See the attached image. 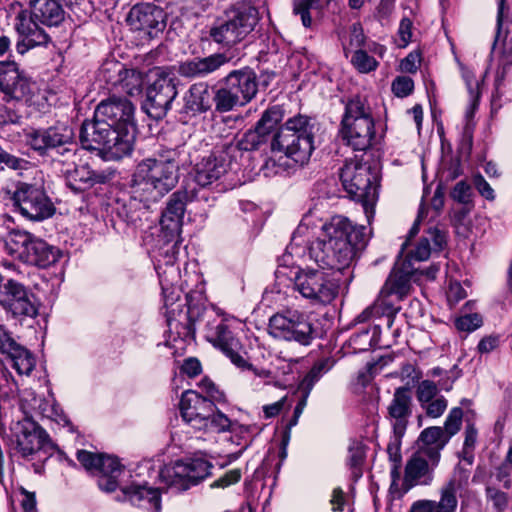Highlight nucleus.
<instances>
[{
	"mask_svg": "<svg viewBox=\"0 0 512 512\" xmlns=\"http://www.w3.org/2000/svg\"><path fill=\"white\" fill-rule=\"evenodd\" d=\"M486 496H487V499L493 503V507L497 511L501 512L507 508L508 495L505 492H503L495 487L488 486L486 488Z\"/></svg>",
	"mask_w": 512,
	"mask_h": 512,
	"instance_id": "55",
	"label": "nucleus"
},
{
	"mask_svg": "<svg viewBox=\"0 0 512 512\" xmlns=\"http://www.w3.org/2000/svg\"><path fill=\"white\" fill-rule=\"evenodd\" d=\"M235 320L218 314L214 319H209L204 325V337L214 347L220 349L231 362L240 369L253 371L256 376L267 378L270 372L265 369H257L238 353L241 347L239 339L234 333Z\"/></svg>",
	"mask_w": 512,
	"mask_h": 512,
	"instance_id": "11",
	"label": "nucleus"
},
{
	"mask_svg": "<svg viewBox=\"0 0 512 512\" xmlns=\"http://www.w3.org/2000/svg\"><path fill=\"white\" fill-rule=\"evenodd\" d=\"M126 21L132 29L156 37L166 27L167 14L154 3H139L130 9Z\"/></svg>",
	"mask_w": 512,
	"mask_h": 512,
	"instance_id": "20",
	"label": "nucleus"
},
{
	"mask_svg": "<svg viewBox=\"0 0 512 512\" xmlns=\"http://www.w3.org/2000/svg\"><path fill=\"white\" fill-rule=\"evenodd\" d=\"M131 504L154 509L159 512L161 508L160 492L156 488L132 485L123 490Z\"/></svg>",
	"mask_w": 512,
	"mask_h": 512,
	"instance_id": "35",
	"label": "nucleus"
},
{
	"mask_svg": "<svg viewBox=\"0 0 512 512\" xmlns=\"http://www.w3.org/2000/svg\"><path fill=\"white\" fill-rule=\"evenodd\" d=\"M229 152L216 150L204 156L194 167V180L200 187H207L220 179L228 170Z\"/></svg>",
	"mask_w": 512,
	"mask_h": 512,
	"instance_id": "24",
	"label": "nucleus"
},
{
	"mask_svg": "<svg viewBox=\"0 0 512 512\" xmlns=\"http://www.w3.org/2000/svg\"><path fill=\"white\" fill-rule=\"evenodd\" d=\"M290 272L294 290L312 304L327 305L337 297L338 282L322 270L296 268Z\"/></svg>",
	"mask_w": 512,
	"mask_h": 512,
	"instance_id": "15",
	"label": "nucleus"
},
{
	"mask_svg": "<svg viewBox=\"0 0 512 512\" xmlns=\"http://www.w3.org/2000/svg\"><path fill=\"white\" fill-rule=\"evenodd\" d=\"M49 441V435L43 428L36 423H30L17 436L16 449L23 457H28L44 448Z\"/></svg>",
	"mask_w": 512,
	"mask_h": 512,
	"instance_id": "32",
	"label": "nucleus"
},
{
	"mask_svg": "<svg viewBox=\"0 0 512 512\" xmlns=\"http://www.w3.org/2000/svg\"><path fill=\"white\" fill-rule=\"evenodd\" d=\"M6 356L19 375L29 376L35 368L34 355L19 343Z\"/></svg>",
	"mask_w": 512,
	"mask_h": 512,
	"instance_id": "36",
	"label": "nucleus"
},
{
	"mask_svg": "<svg viewBox=\"0 0 512 512\" xmlns=\"http://www.w3.org/2000/svg\"><path fill=\"white\" fill-rule=\"evenodd\" d=\"M334 361L330 358H323L314 363L298 386L299 392L310 395L315 384L333 367Z\"/></svg>",
	"mask_w": 512,
	"mask_h": 512,
	"instance_id": "37",
	"label": "nucleus"
},
{
	"mask_svg": "<svg viewBox=\"0 0 512 512\" xmlns=\"http://www.w3.org/2000/svg\"><path fill=\"white\" fill-rule=\"evenodd\" d=\"M472 184L477 192L486 200L492 202L496 198V194L491 185L480 174L476 173L472 176Z\"/></svg>",
	"mask_w": 512,
	"mask_h": 512,
	"instance_id": "53",
	"label": "nucleus"
},
{
	"mask_svg": "<svg viewBox=\"0 0 512 512\" xmlns=\"http://www.w3.org/2000/svg\"><path fill=\"white\" fill-rule=\"evenodd\" d=\"M268 135L263 131L258 130L255 126L254 129H250L244 133L242 138L237 142L235 146L229 145L226 147L228 152L239 150V151H254L258 150L268 140Z\"/></svg>",
	"mask_w": 512,
	"mask_h": 512,
	"instance_id": "40",
	"label": "nucleus"
},
{
	"mask_svg": "<svg viewBox=\"0 0 512 512\" xmlns=\"http://www.w3.org/2000/svg\"><path fill=\"white\" fill-rule=\"evenodd\" d=\"M6 248L23 263L47 268L62 256V251L27 231L12 230L6 239Z\"/></svg>",
	"mask_w": 512,
	"mask_h": 512,
	"instance_id": "10",
	"label": "nucleus"
},
{
	"mask_svg": "<svg viewBox=\"0 0 512 512\" xmlns=\"http://www.w3.org/2000/svg\"><path fill=\"white\" fill-rule=\"evenodd\" d=\"M450 196L458 203L472 205L473 191L471 185L466 180L457 182L451 190Z\"/></svg>",
	"mask_w": 512,
	"mask_h": 512,
	"instance_id": "47",
	"label": "nucleus"
},
{
	"mask_svg": "<svg viewBox=\"0 0 512 512\" xmlns=\"http://www.w3.org/2000/svg\"><path fill=\"white\" fill-rule=\"evenodd\" d=\"M414 82L410 77L398 76L392 82V91L397 97H406L413 91Z\"/></svg>",
	"mask_w": 512,
	"mask_h": 512,
	"instance_id": "56",
	"label": "nucleus"
},
{
	"mask_svg": "<svg viewBox=\"0 0 512 512\" xmlns=\"http://www.w3.org/2000/svg\"><path fill=\"white\" fill-rule=\"evenodd\" d=\"M178 152L164 149L140 161L133 174L131 193L145 202H158L179 180Z\"/></svg>",
	"mask_w": 512,
	"mask_h": 512,
	"instance_id": "2",
	"label": "nucleus"
},
{
	"mask_svg": "<svg viewBox=\"0 0 512 512\" xmlns=\"http://www.w3.org/2000/svg\"><path fill=\"white\" fill-rule=\"evenodd\" d=\"M418 272V269L412 268L403 262L401 267L395 266L388 276L384 286L380 291V298L389 300L395 296L398 301L406 297L411 288V278Z\"/></svg>",
	"mask_w": 512,
	"mask_h": 512,
	"instance_id": "29",
	"label": "nucleus"
},
{
	"mask_svg": "<svg viewBox=\"0 0 512 512\" xmlns=\"http://www.w3.org/2000/svg\"><path fill=\"white\" fill-rule=\"evenodd\" d=\"M135 107L127 98L111 96L102 100L96 107L94 119L85 120L81 126L119 128L136 131L134 119Z\"/></svg>",
	"mask_w": 512,
	"mask_h": 512,
	"instance_id": "16",
	"label": "nucleus"
},
{
	"mask_svg": "<svg viewBox=\"0 0 512 512\" xmlns=\"http://www.w3.org/2000/svg\"><path fill=\"white\" fill-rule=\"evenodd\" d=\"M483 324L482 316L478 313L466 314L455 320V326L459 331L472 332Z\"/></svg>",
	"mask_w": 512,
	"mask_h": 512,
	"instance_id": "50",
	"label": "nucleus"
},
{
	"mask_svg": "<svg viewBox=\"0 0 512 512\" xmlns=\"http://www.w3.org/2000/svg\"><path fill=\"white\" fill-rule=\"evenodd\" d=\"M179 406L183 420L195 430L214 433L227 430L236 433L248 431V428L232 422L225 414L215 413L216 406L213 401L195 391H185Z\"/></svg>",
	"mask_w": 512,
	"mask_h": 512,
	"instance_id": "5",
	"label": "nucleus"
},
{
	"mask_svg": "<svg viewBox=\"0 0 512 512\" xmlns=\"http://www.w3.org/2000/svg\"><path fill=\"white\" fill-rule=\"evenodd\" d=\"M177 95L174 78L161 71L157 73V78L147 88L142 109L149 117L160 120L167 115Z\"/></svg>",
	"mask_w": 512,
	"mask_h": 512,
	"instance_id": "18",
	"label": "nucleus"
},
{
	"mask_svg": "<svg viewBox=\"0 0 512 512\" xmlns=\"http://www.w3.org/2000/svg\"><path fill=\"white\" fill-rule=\"evenodd\" d=\"M457 485L455 478L449 480L440 490V500L434 501L436 512H455L458 504L456 492Z\"/></svg>",
	"mask_w": 512,
	"mask_h": 512,
	"instance_id": "42",
	"label": "nucleus"
},
{
	"mask_svg": "<svg viewBox=\"0 0 512 512\" xmlns=\"http://www.w3.org/2000/svg\"><path fill=\"white\" fill-rule=\"evenodd\" d=\"M212 465L204 459L196 458L188 461H177L173 467L162 471V476L169 479V486L179 490H187L197 485L210 474Z\"/></svg>",
	"mask_w": 512,
	"mask_h": 512,
	"instance_id": "19",
	"label": "nucleus"
},
{
	"mask_svg": "<svg viewBox=\"0 0 512 512\" xmlns=\"http://www.w3.org/2000/svg\"><path fill=\"white\" fill-rule=\"evenodd\" d=\"M27 165V160L16 157L0 147V171L6 167L13 170H23L26 169Z\"/></svg>",
	"mask_w": 512,
	"mask_h": 512,
	"instance_id": "51",
	"label": "nucleus"
},
{
	"mask_svg": "<svg viewBox=\"0 0 512 512\" xmlns=\"http://www.w3.org/2000/svg\"><path fill=\"white\" fill-rule=\"evenodd\" d=\"M258 92L255 71L250 67L232 70L218 82L216 112L227 113L250 103Z\"/></svg>",
	"mask_w": 512,
	"mask_h": 512,
	"instance_id": "9",
	"label": "nucleus"
},
{
	"mask_svg": "<svg viewBox=\"0 0 512 512\" xmlns=\"http://www.w3.org/2000/svg\"><path fill=\"white\" fill-rule=\"evenodd\" d=\"M449 442L442 427L432 426L425 428L418 438L419 449L426 455L432 467H436L440 461L441 450Z\"/></svg>",
	"mask_w": 512,
	"mask_h": 512,
	"instance_id": "31",
	"label": "nucleus"
},
{
	"mask_svg": "<svg viewBox=\"0 0 512 512\" xmlns=\"http://www.w3.org/2000/svg\"><path fill=\"white\" fill-rule=\"evenodd\" d=\"M17 344L11 333L3 325H0V352L7 355Z\"/></svg>",
	"mask_w": 512,
	"mask_h": 512,
	"instance_id": "62",
	"label": "nucleus"
},
{
	"mask_svg": "<svg viewBox=\"0 0 512 512\" xmlns=\"http://www.w3.org/2000/svg\"><path fill=\"white\" fill-rule=\"evenodd\" d=\"M100 454L101 453H93L87 450H78L76 456L77 460L87 471L95 472L100 462Z\"/></svg>",
	"mask_w": 512,
	"mask_h": 512,
	"instance_id": "57",
	"label": "nucleus"
},
{
	"mask_svg": "<svg viewBox=\"0 0 512 512\" xmlns=\"http://www.w3.org/2000/svg\"><path fill=\"white\" fill-rule=\"evenodd\" d=\"M218 314L219 310L215 308H206L203 304L189 300L187 309L189 333H195L196 323L204 322L205 325L209 319H214Z\"/></svg>",
	"mask_w": 512,
	"mask_h": 512,
	"instance_id": "41",
	"label": "nucleus"
},
{
	"mask_svg": "<svg viewBox=\"0 0 512 512\" xmlns=\"http://www.w3.org/2000/svg\"><path fill=\"white\" fill-rule=\"evenodd\" d=\"M241 478V472L239 469H233L226 472L223 476L215 480L212 484V488H225L232 484L237 483Z\"/></svg>",
	"mask_w": 512,
	"mask_h": 512,
	"instance_id": "59",
	"label": "nucleus"
},
{
	"mask_svg": "<svg viewBox=\"0 0 512 512\" xmlns=\"http://www.w3.org/2000/svg\"><path fill=\"white\" fill-rule=\"evenodd\" d=\"M351 62L362 73L370 72L377 67V61L361 49L354 52Z\"/></svg>",
	"mask_w": 512,
	"mask_h": 512,
	"instance_id": "49",
	"label": "nucleus"
},
{
	"mask_svg": "<svg viewBox=\"0 0 512 512\" xmlns=\"http://www.w3.org/2000/svg\"><path fill=\"white\" fill-rule=\"evenodd\" d=\"M366 458L365 445L359 441H353L348 447L347 466L351 471L353 481L359 480L363 475V464Z\"/></svg>",
	"mask_w": 512,
	"mask_h": 512,
	"instance_id": "39",
	"label": "nucleus"
},
{
	"mask_svg": "<svg viewBox=\"0 0 512 512\" xmlns=\"http://www.w3.org/2000/svg\"><path fill=\"white\" fill-rule=\"evenodd\" d=\"M193 197H197V195L187 190H178L170 196L166 208L162 212L160 225L164 237L167 241L176 240L172 249L175 248L181 233L186 204Z\"/></svg>",
	"mask_w": 512,
	"mask_h": 512,
	"instance_id": "21",
	"label": "nucleus"
},
{
	"mask_svg": "<svg viewBox=\"0 0 512 512\" xmlns=\"http://www.w3.org/2000/svg\"><path fill=\"white\" fill-rule=\"evenodd\" d=\"M420 62V53L411 52L401 61V69L408 73H415L420 65Z\"/></svg>",
	"mask_w": 512,
	"mask_h": 512,
	"instance_id": "63",
	"label": "nucleus"
},
{
	"mask_svg": "<svg viewBox=\"0 0 512 512\" xmlns=\"http://www.w3.org/2000/svg\"><path fill=\"white\" fill-rule=\"evenodd\" d=\"M462 418L463 411L459 407H455L449 412L443 427V431L449 440L460 430Z\"/></svg>",
	"mask_w": 512,
	"mask_h": 512,
	"instance_id": "48",
	"label": "nucleus"
},
{
	"mask_svg": "<svg viewBox=\"0 0 512 512\" xmlns=\"http://www.w3.org/2000/svg\"><path fill=\"white\" fill-rule=\"evenodd\" d=\"M180 115L186 120L196 118L216 106V89L211 92L207 82H196L189 86L183 95Z\"/></svg>",
	"mask_w": 512,
	"mask_h": 512,
	"instance_id": "23",
	"label": "nucleus"
},
{
	"mask_svg": "<svg viewBox=\"0 0 512 512\" xmlns=\"http://www.w3.org/2000/svg\"><path fill=\"white\" fill-rule=\"evenodd\" d=\"M445 244V234L437 228H430L426 235L419 240L416 248L408 254V259L405 262L411 266L412 260L425 261L430 257L432 250H442Z\"/></svg>",
	"mask_w": 512,
	"mask_h": 512,
	"instance_id": "33",
	"label": "nucleus"
},
{
	"mask_svg": "<svg viewBox=\"0 0 512 512\" xmlns=\"http://www.w3.org/2000/svg\"><path fill=\"white\" fill-rule=\"evenodd\" d=\"M0 305L13 317H35L38 313L26 288L12 279L0 286Z\"/></svg>",
	"mask_w": 512,
	"mask_h": 512,
	"instance_id": "22",
	"label": "nucleus"
},
{
	"mask_svg": "<svg viewBox=\"0 0 512 512\" xmlns=\"http://www.w3.org/2000/svg\"><path fill=\"white\" fill-rule=\"evenodd\" d=\"M463 169L459 157L452 158L444 170L446 180L453 181L462 175Z\"/></svg>",
	"mask_w": 512,
	"mask_h": 512,
	"instance_id": "64",
	"label": "nucleus"
},
{
	"mask_svg": "<svg viewBox=\"0 0 512 512\" xmlns=\"http://www.w3.org/2000/svg\"><path fill=\"white\" fill-rule=\"evenodd\" d=\"M340 180L351 198L362 203L369 219L370 208L377 194L376 176L372 173L371 166L357 159H350L345 162L340 170Z\"/></svg>",
	"mask_w": 512,
	"mask_h": 512,
	"instance_id": "13",
	"label": "nucleus"
},
{
	"mask_svg": "<svg viewBox=\"0 0 512 512\" xmlns=\"http://www.w3.org/2000/svg\"><path fill=\"white\" fill-rule=\"evenodd\" d=\"M82 147L99 151L105 160H119L129 156L135 144L136 131L95 126H81L79 134Z\"/></svg>",
	"mask_w": 512,
	"mask_h": 512,
	"instance_id": "7",
	"label": "nucleus"
},
{
	"mask_svg": "<svg viewBox=\"0 0 512 512\" xmlns=\"http://www.w3.org/2000/svg\"><path fill=\"white\" fill-rule=\"evenodd\" d=\"M400 311L399 306H395L392 301L386 300V304H382V309L380 311V317L385 321V325L388 329H392L394 324V318L396 314Z\"/></svg>",
	"mask_w": 512,
	"mask_h": 512,
	"instance_id": "60",
	"label": "nucleus"
},
{
	"mask_svg": "<svg viewBox=\"0 0 512 512\" xmlns=\"http://www.w3.org/2000/svg\"><path fill=\"white\" fill-rule=\"evenodd\" d=\"M0 91L9 99L24 100L31 95V82L15 62L0 61Z\"/></svg>",
	"mask_w": 512,
	"mask_h": 512,
	"instance_id": "27",
	"label": "nucleus"
},
{
	"mask_svg": "<svg viewBox=\"0 0 512 512\" xmlns=\"http://www.w3.org/2000/svg\"><path fill=\"white\" fill-rule=\"evenodd\" d=\"M382 304H386L385 299H381L380 297L372 304L371 306L364 309L356 318L355 321L358 323H364L372 318L380 317V311L382 309Z\"/></svg>",
	"mask_w": 512,
	"mask_h": 512,
	"instance_id": "58",
	"label": "nucleus"
},
{
	"mask_svg": "<svg viewBox=\"0 0 512 512\" xmlns=\"http://www.w3.org/2000/svg\"><path fill=\"white\" fill-rule=\"evenodd\" d=\"M321 230L322 237L310 244L308 254L322 269L341 271L349 267L368 241L364 226H355L340 215L324 223Z\"/></svg>",
	"mask_w": 512,
	"mask_h": 512,
	"instance_id": "1",
	"label": "nucleus"
},
{
	"mask_svg": "<svg viewBox=\"0 0 512 512\" xmlns=\"http://www.w3.org/2000/svg\"><path fill=\"white\" fill-rule=\"evenodd\" d=\"M476 440H477V429L475 428L474 424L468 423L465 428L463 454L465 455L464 459L466 461H468L469 464L472 463L473 456L472 455L467 456V455L473 451L475 444H476Z\"/></svg>",
	"mask_w": 512,
	"mask_h": 512,
	"instance_id": "54",
	"label": "nucleus"
},
{
	"mask_svg": "<svg viewBox=\"0 0 512 512\" xmlns=\"http://www.w3.org/2000/svg\"><path fill=\"white\" fill-rule=\"evenodd\" d=\"M74 129L64 123H57L47 129L36 130L29 136L32 149L45 154L49 149H61L62 156L75 157L77 145Z\"/></svg>",
	"mask_w": 512,
	"mask_h": 512,
	"instance_id": "17",
	"label": "nucleus"
},
{
	"mask_svg": "<svg viewBox=\"0 0 512 512\" xmlns=\"http://www.w3.org/2000/svg\"><path fill=\"white\" fill-rule=\"evenodd\" d=\"M434 468L426 455L420 451L414 453L405 466L403 479L405 492L416 485H429L433 479L432 471Z\"/></svg>",
	"mask_w": 512,
	"mask_h": 512,
	"instance_id": "30",
	"label": "nucleus"
},
{
	"mask_svg": "<svg viewBox=\"0 0 512 512\" xmlns=\"http://www.w3.org/2000/svg\"><path fill=\"white\" fill-rule=\"evenodd\" d=\"M387 409L394 436L397 439H401L405 434L409 418L412 415V396L410 388L407 386L396 388Z\"/></svg>",
	"mask_w": 512,
	"mask_h": 512,
	"instance_id": "26",
	"label": "nucleus"
},
{
	"mask_svg": "<svg viewBox=\"0 0 512 512\" xmlns=\"http://www.w3.org/2000/svg\"><path fill=\"white\" fill-rule=\"evenodd\" d=\"M283 115V109L279 105L271 106L263 112L255 126L269 136L282 121Z\"/></svg>",
	"mask_w": 512,
	"mask_h": 512,
	"instance_id": "43",
	"label": "nucleus"
},
{
	"mask_svg": "<svg viewBox=\"0 0 512 512\" xmlns=\"http://www.w3.org/2000/svg\"><path fill=\"white\" fill-rule=\"evenodd\" d=\"M438 393L437 384L431 380L421 381L416 388V398L420 406L439 397Z\"/></svg>",
	"mask_w": 512,
	"mask_h": 512,
	"instance_id": "46",
	"label": "nucleus"
},
{
	"mask_svg": "<svg viewBox=\"0 0 512 512\" xmlns=\"http://www.w3.org/2000/svg\"><path fill=\"white\" fill-rule=\"evenodd\" d=\"M339 136L354 151L368 150L376 140L372 109L365 98L355 96L348 100L341 120Z\"/></svg>",
	"mask_w": 512,
	"mask_h": 512,
	"instance_id": "6",
	"label": "nucleus"
},
{
	"mask_svg": "<svg viewBox=\"0 0 512 512\" xmlns=\"http://www.w3.org/2000/svg\"><path fill=\"white\" fill-rule=\"evenodd\" d=\"M105 70L108 72H122V74H120V81L117 87H120L126 94L135 96L141 93L143 86V77L141 72L135 69H127L123 64L117 61H109Z\"/></svg>",
	"mask_w": 512,
	"mask_h": 512,
	"instance_id": "34",
	"label": "nucleus"
},
{
	"mask_svg": "<svg viewBox=\"0 0 512 512\" xmlns=\"http://www.w3.org/2000/svg\"><path fill=\"white\" fill-rule=\"evenodd\" d=\"M319 8V0H294L293 2V12L300 16L301 22L306 28L311 27L312 24L310 11Z\"/></svg>",
	"mask_w": 512,
	"mask_h": 512,
	"instance_id": "44",
	"label": "nucleus"
},
{
	"mask_svg": "<svg viewBox=\"0 0 512 512\" xmlns=\"http://www.w3.org/2000/svg\"><path fill=\"white\" fill-rule=\"evenodd\" d=\"M66 186L74 193L84 192L96 184L112 179V171H94L88 164L73 165L63 170Z\"/></svg>",
	"mask_w": 512,
	"mask_h": 512,
	"instance_id": "25",
	"label": "nucleus"
},
{
	"mask_svg": "<svg viewBox=\"0 0 512 512\" xmlns=\"http://www.w3.org/2000/svg\"><path fill=\"white\" fill-rule=\"evenodd\" d=\"M150 203L136 199L131 194L129 202L122 207L119 215L128 225L138 227L142 224V218L146 214Z\"/></svg>",
	"mask_w": 512,
	"mask_h": 512,
	"instance_id": "38",
	"label": "nucleus"
},
{
	"mask_svg": "<svg viewBox=\"0 0 512 512\" xmlns=\"http://www.w3.org/2000/svg\"><path fill=\"white\" fill-rule=\"evenodd\" d=\"M229 61L230 58L225 53L194 57L181 62L178 66V73L180 76L188 79L205 78L220 70Z\"/></svg>",
	"mask_w": 512,
	"mask_h": 512,
	"instance_id": "28",
	"label": "nucleus"
},
{
	"mask_svg": "<svg viewBox=\"0 0 512 512\" xmlns=\"http://www.w3.org/2000/svg\"><path fill=\"white\" fill-rule=\"evenodd\" d=\"M448 401L444 396L436 397L435 399L421 405L420 407L425 411L426 415L430 418L440 417L447 409Z\"/></svg>",
	"mask_w": 512,
	"mask_h": 512,
	"instance_id": "52",
	"label": "nucleus"
},
{
	"mask_svg": "<svg viewBox=\"0 0 512 512\" xmlns=\"http://www.w3.org/2000/svg\"><path fill=\"white\" fill-rule=\"evenodd\" d=\"M269 333L274 338L309 346L318 337V329L305 312L286 309L269 320Z\"/></svg>",
	"mask_w": 512,
	"mask_h": 512,
	"instance_id": "12",
	"label": "nucleus"
},
{
	"mask_svg": "<svg viewBox=\"0 0 512 512\" xmlns=\"http://www.w3.org/2000/svg\"><path fill=\"white\" fill-rule=\"evenodd\" d=\"M258 21V11L253 7L225 11L208 26V39L224 48H232L246 39Z\"/></svg>",
	"mask_w": 512,
	"mask_h": 512,
	"instance_id": "8",
	"label": "nucleus"
},
{
	"mask_svg": "<svg viewBox=\"0 0 512 512\" xmlns=\"http://www.w3.org/2000/svg\"><path fill=\"white\" fill-rule=\"evenodd\" d=\"M10 206L24 218L40 222L53 216L55 206L42 187L18 182L10 190Z\"/></svg>",
	"mask_w": 512,
	"mask_h": 512,
	"instance_id": "14",
	"label": "nucleus"
},
{
	"mask_svg": "<svg viewBox=\"0 0 512 512\" xmlns=\"http://www.w3.org/2000/svg\"><path fill=\"white\" fill-rule=\"evenodd\" d=\"M123 466L120 464L117 457L100 454V462L97 465L95 472H98L100 476L121 475Z\"/></svg>",
	"mask_w": 512,
	"mask_h": 512,
	"instance_id": "45",
	"label": "nucleus"
},
{
	"mask_svg": "<svg viewBox=\"0 0 512 512\" xmlns=\"http://www.w3.org/2000/svg\"><path fill=\"white\" fill-rule=\"evenodd\" d=\"M29 11L22 10L16 16L18 33L16 51L24 55L30 49L46 46L51 37L40 25L59 27L66 18V11L58 0H29Z\"/></svg>",
	"mask_w": 512,
	"mask_h": 512,
	"instance_id": "3",
	"label": "nucleus"
},
{
	"mask_svg": "<svg viewBox=\"0 0 512 512\" xmlns=\"http://www.w3.org/2000/svg\"><path fill=\"white\" fill-rule=\"evenodd\" d=\"M318 130L316 120L298 114L289 118L273 135L272 152L283 153L296 164H306L314 150V135Z\"/></svg>",
	"mask_w": 512,
	"mask_h": 512,
	"instance_id": "4",
	"label": "nucleus"
},
{
	"mask_svg": "<svg viewBox=\"0 0 512 512\" xmlns=\"http://www.w3.org/2000/svg\"><path fill=\"white\" fill-rule=\"evenodd\" d=\"M412 27L413 23L409 18L404 17L401 19L398 29V35L401 41L399 46L406 47L409 44L412 37Z\"/></svg>",
	"mask_w": 512,
	"mask_h": 512,
	"instance_id": "61",
	"label": "nucleus"
}]
</instances>
